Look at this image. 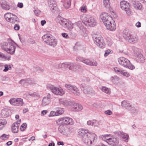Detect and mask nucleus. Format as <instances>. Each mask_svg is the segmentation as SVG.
<instances>
[{"label":"nucleus","instance_id":"obj_1","mask_svg":"<svg viewBox=\"0 0 146 146\" xmlns=\"http://www.w3.org/2000/svg\"><path fill=\"white\" fill-rule=\"evenodd\" d=\"M2 48L11 55L14 54L16 48V44L12 40L8 42H3L1 44Z\"/></svg>","mask_w":146,"mask_h":146},{"label":"nucleus","instance_id":"obj_2","mask_svg":"<svg viewBox=\"0 0 146 146\" xmlns=\"http://www.w3.org/2000/svg\"><path fill=\"white\" fill-rule=\"evenodd\" d=\"M42 38L45 43L51 46L55 47L57 44V39L50 34H45L42 36Z\"/></svg>","mask_w":146,"mask_h":146},{"label":"nucleus","instance_id":"obj_3","mask_svg":"<svg viewBox=\"0 0 146 146\" xmlns=\"http://www.w3.org/2000/svg\"><path fill=\"white\" fill-rule=\"evenodd\" d=\"M123 36L124 38L130 43H136L139 40L137 36L135 35H132L128 30H125L123 31Z\"/></svg>","mask_w":146,"mask_h":146},{"label":"nucleus","instance_id":"obj_4","mask_svg":"<svg viewBox=\"0 0 146 146\" xmlns=\"http://www.w3.org/2000/svg\"><path fill=\"white\" fill-rule=\"evenodd\" d=\"M83 23L87 26L94 27L96 25L97 22L93 17L88 15H84L82 17Z\"/></svg>","mask_w":146,"mask_h":146},{"label":"nucleus","instance_id":"obj_5","mask_svg":"<svg viewBox=\"0 0 146 146\" xmlns=\"http://www.w3.org/2000/svg\"><path fill=\"white\" fill-rule=\"evenodd\" d=\"M118 61L120 64L125 68L131 70H133L135 68V66L126 58L121 57L118 58Z\"/></svg>","mask_w":146,"mask_h":146},{"label":"nucleus","instance_id":"obj_6","mask_svg":"<svg viewBox=\"0 0 146 146\" xmlns=\"http://www.w3.org/2000/svg\"><path fill=\"white\" fill-rule=\"evenodd\" d=\"M47 89L50 90L54 94L56 95L62 96L65 93V91L61 87H56L51 84L46 85Z\"/></svg>","mask_w":146,"mask_h":146},{"label":"nucleus","instance_id":"obj_7","mask_svg":"<svg viewBox=\"0 0 146 146\" xmlns=\"http://www.w3.org/2000/svg\"><path fill=\"white\" fill-rule=\"evenodd\" d=\"M133 50L134 56L136 57V60L139 62H143L145 59L141 53V50L137 48L133 47Z\"/></svg>","mask_w":146,"mask_h":146},{"label":"nucleus","instance_id":"obj_8","mask_svg":"<svg viewBox=\"0 0 146 146\" xmlns=\"http://www.w3.org/2000/svg\"><path fill=\"white\" fill-rule=\"evenodd\" d=\"M4 17L8 22L12 24L17 23L19 22V19L15 15L7 13L4 15Z\"/></svg>","mask_w":146,"mask_h":146},{"label":"nucleus","instance_id":"obj_9","mask_svg":"<svg viewBox=\"0 0 146 146\" xmlns=\"http://www.w3.org/2000/svg\"><path fill=\"white\" fill-rule=\"evenodd\" d=\"M97 138V136L96 134L94 137L91 135L90 137L87 136H85L83 137L82 138L84 143L88 146L91 145L93 143L96 142Z\"/></svg>","mask_w":146,"mask_h":146},{"label":"nucleus","instance_id":"obj_10","mask_svg":"<svg viewBox=\"0 0 146 146\" xmlns=\"http://www.w3.org/2000/svg\"><path fill=\"white\" fill-rule=\"evenodd\" d=\"M58 120L60 123L64 125H72L74 123V121L73 119L67 117L61 118L58 119Z\"/></svg>","mask_w":146,"mask_h":146},{"label":"nucleus","instance_id":"obj_11","mask_svg":"<svg viewBox=\"0 0 146 146\" xmlns=\"http://www.w3.org/2000/svg\"><path fill=\"white\" fill-rule=\"evenodd\" d=\"M100 16L105 26L108 24H110L111 21L113 20L112 17L106 13H102L101 14Z\"/></svg>","mask_w":146,"mask_h":146},{"label":"nucleus","instance_id":"obj_12","mask_svg":"<svg viewBox=\"0 0 146 146\" xmlns=\"http://www.w3.org/2000/svg\"><path fill=\"white\" fill-rule=\"evenodd\" d=\"M121 106L124 108L130 111L132 113L134 112L133 111L135 110L131 102L127 100H124L122 102Z\"/></svg>","mask_w":146,"mask_h":146},{"label":"nucleus","instance_id":"obj_13","mask_svg":"<svg viewBox=\"0 0 146 146\" xmlns=\"http://www.w3.org/2000/svg\"><path fill=\"white\" fill-rule=\"evenodd\" d=\"M65 86L72 93L76 96H79L80 94V91L75 86L70 84H65Z\"/></svg>","mask_w":146,"mask_h":146},{"label":"nucleus","instance_id":"obj_14","mask_svg":"<svg viewBox=\"0 0 146 146\" xmlns=\"http://www.w3.org/2000/svg\"><path fill=\"white\" fill-rule=\"evenodd\" d=\"M9 102L13 105L19 106H23L24 104L23 100L20 98H13L9 100Z\"/></svg>","mask_w":146,"mask_h":146},{"label":"nucleus","instance_id":"obj_15","mask_svg":"<svg viewBox=\"0 0 146 146\" xmlns=\"http://www.w3.org/2000/svg\"><path fill=\"white\" fill-rule=\"evenodd\" d=\"M120 7L122 9L126 12L128 15H129L131 14L129 4L126 1H121L120 3Z\"/></svg>","mask_w":146,"mask_h":146},{"label":"nucleus","instance_id":"obj_16","mask_svg":"<svg viewBox=\"0 0 146 146\" xmlns=\"http://www.w3.org/2000/svg\"><path fill=\"white\" fill-rule=\"evenodd\" d=\"M78 133L82 137V138L83 137L87 136L90 137L92 135V137H94L95 136V134L92 133H89L88 130L86 129L83 128L80 129Z\"/></svg>","mask_w":146,"mask_h":146},{"label":"nucleus","instance_id":"obj_17","mask_svg":"<svg viewBox=\"0 0 146 146\" xmlns=\"http://www.w3.org/2000/svg\"><path fill=\"white\" fill-rule=\"evenodd\" d=\"M81 88L84 93L93 95L94 94V91L89 86L82 85Z\"/></svg>","mask_w":146,"mask_h":146},{"label":"nucleus","instance_id":"obj_18","mask_svg":"<svg viewBox=\"0 0 146 146\" xmlns=\"http://www.w3.org/2000/svg\"><path fill=\"white\" fill-rule=\"evenodd\" d=\"M51 102V95L48 93L47 95L44 97L42 100L41 105L45 106L49 104Z\"/></svg>","mask_w":146,"mask_h":146},{"label":"nucleus","instance_id":"obj_19","mask_svg":"<svg viewBox=\"0 0 146 146\" xmlns=\"http://www.w3.org/2000/svg\"><path fill=\"white\" fill-rule=\"evenodd\" d=\"M48 3L50 10L53 12L57 10L56 3L54 0H48Z\"/></svg>","mask_w":146,"mask_h":146},{"label":"nucleus","instance_id":"obj_20","mask_svg":"<svg viewBox=\"0 0 146 146\" xmlns=\"http://www.w3.org/2000/svg\"><path fill=\"white\" fill-rule=\"evenodd\" d=\"M83 63L86 65L90 66H96L97 65V62L91 59L84 58Z\"/></svg>","mask_w":146,"mask_h":146},{"label":"nucleus","instance_id":"obj_21","mask_svg":"<svg viewBox=\"0 0 146 146\" xmlns=\"http://www.w3.org/2000/svg\"><path fill=\"white\" fill-rule=\"evenodd\" d=\"M116 133L118 135L120 136L125 142H128L129 136L127 133H125L122 131H117L116 132Z\"/></svg>","mask_w":146,"mask_h":146},{"label":"nucleus","instance_id":"obj_22","mask_svg":"<svg viewBox=\"0 0 146 146\" xmlns=\"http://www.w3.org/2000/svg\"><path fill=\"white\" fill-rule=\"evenodd\" d=\"M21 120L20 119L19 121L14 123L11 127V130L12 132L16 133L18 131V128L19 124L21 123Z\"/></svg>","mask_w":146,"mask_h":146},{"label":"nucleus","instance_id":"obj_23","mask_svg":"<svg viewBox=\"0 0 146 146\" xmlns=\"http://www.w3.org/2000/svg\"><path fill=\"white\" fill-rule=\"evenodd\" d=\"M0 7L3 9L5 10H9L11 7L8 4V3L5 0L0 1Z\"/></svg>","mask_w":146,"mask_h":146},{"label":"nucleus","instance_id":"obj_24","mask_svg":"<svg viewBox=\"0 0 146 146\" xmlns=\"http://www.w3.org/2000/svg\"><path fill=\"white\" fill-rule=\"evenodd\" d=\"M105 26L107 29L112 31H115L116 29L115 24L113 20L111 21L110 24H108Z\"/></svg>","mask_w":146,"mask_h":146},{"label":"nucleus","instance_id":"obj_25","mask_svg":"<svg viewBox=\"0 0 146 146\" xmlns=\"http://www.w3.org/2000/svg\"><path fill=\"white\" fill-rule=\"evenodd\" d=\"M92 37L94 43H96L97 41L102 38L100 34L98 33H94L92 34Z\"/></svg>","mask_w":146,"mask_h":146},{"label":"nucleus","instance_id":"obj_26","mask_svg":"<svg viewBox=\"0 0 146 146\" xmlns=\"http://www.w3.org/2000/svg\"><path fill=\"white\" fill-rule=\"evenodd\" d=\"M107 140V143L110 145L113 146L114 145L119 143V141L116 138H111L110 139Z\"/></svg>","mask_w":146,"mask_h":146},{"label":"nucleus","instance_id":"obj_27","mask_svg":"<svg viewBox=\"0 0 146 146\" xmlns=\"http://www.w3.org/2000/svg\"><path fill=\"white\" fill-rule=\"evenodd\" d=\"M73 110L75 111H80L83 108L81 105L75 103H72Z\"/></svg>","mask_w":146,"mask_h":146},{"label":"nucleus","instance_id":"obj_28","mask_svg":"<svg viewBox=\"0 0 146 146\" xmlns=\"http://www.w3.org/2000/svg\"><path fill=\"white\" fill-rule=\"evenodd\" d=\"M94 43L101 48H104L105 47V44L102 38L98 40L96 43Z\"/></svg>","mask_w":146,"mask_h":146},{"label":"nucleus","instance_id":"obj_29","mask_svg":"<svg viewBox=\"0 0 146 146\" xmlns=\"http://www.w3.org/2000/svg\"><path fill=\"white\" fill-rule=\"evenodd\" d=\"M79 66L75 63L68 62L69 69L71 70H74L79 67Z\"/></svg>","mask_w":146,"mask_h":146},{"label":"nucleus","instance_id":"obj_30","mask_svg":"<svg viewBox=\"0 0 146 146\" xmlns=\"http://www.w3.org/2000/svg\"><path fill=\"white\" fill-rule=\"evenodd\" d=\"M9 110L7 109H4L2 111L1 113L2 116L4 117H7L10 115Z\"/></svg>","mask_w":146,"mask_h":146},{"label":"nucleus","instance_id":"obj_31","mask_svg":"<svg viewBox=\"0 0 146 146\" xmlns=\"http://www.w3.org/2000/svg\"><path fill=\"white\" fill-rule=\"evenodd\" d=\"M66 127L62 124L60 125L58 128L59 132L62 134L65 135V130Z\"/></svg>","mask_w":146,"mask_h":146},{"label":"nucleus","instance_id":"obj_32","mask_svg":"<svg viewBox=\"0 0 146 146\" xmlns=\"http://www.w3.org/2000/svg\"><path fill=\"white\" fill-rule=\"evenodd\" d=\"M26 83H28L30 84H34V82L32 80L29 79L25 80L23 79L20 80L19 83L22 84H24Z\"/></svg>","mask_w":146,"mask_h":146},{"label":"nucleus","instance_id":"obj_33","mask_svg":"<svg viewBox=\"0 0 146 146\" xmlns=\"http://www.w3.org/2000/svg\"><path fill=\"white\" fill-rule=\"evenodd\" d=\"M29 95L34 97L36 99H38L40 98L39 94L36 92H34L33 93H29L28 94Z\"/></svg>","mask_w":146,"mask_h":146},{"label":"nucleus","instance_id":"obj_34","mask_svg":"<svg viewBox=\"0 0 146 146\" xmlns=\"http://www.w3.org/2000/svg\"><path fill=\"white\" fill-rule=\"evenodd\" d=\"M100 88L104 92L108 94H110V91L109 88L102 86H100Z\"/></svg>","mask_w":146,"mask_h":146},{"label":"nucleus","instance_id":"obj_35","mask_svg":"<svg viewBox=\"0 0 146 146\" xmlns=\"http://www.w3.org/2000/svg\"><path fill=\"white\" fill-rule=\"evenodd\" d=\"M68 20L67 19H63L59 20L58 22L61 25L64 27H66V25L67 23Z\"/></svg>","mask_w":146,"mask_h":146},{"label":"nucleus","instance_id":"obj_36","mask_svg":"<svg viewBox=\"0 0 146 146\" xmlns=\"http://www.w3.org/2000/svg\"><path fill=\"white\" fill-rule=\"evenodd\" d=\"M64 27L67 29L71 30L73 29V27L71 22L68 20L67 21V23L66 24V27Z\"/></svg>","mask_w":146,"mask_h":146},{"label":"nucleus","instance_id":"obj_37","mask_svg":"<svg viewBox=\"0 0 146 146\" xmlns=\"http://www.w3.org/2000/svg\"><path fill=\"white\" fill-rule=\"evenodd\" d=\"M103 3L105 7L109 8L110 7V0H103Z\"/></svg>","mask_w":146,"mask_h":146},{"label":"nucleus","instance_id":"obj_38","mask_svg":"<svg viewBox=\"0 0 146 146\" xmlns=\"http://www.w3.org/2000/svg\"><path fill=\"white\" fill-rule=\"evenodd\" d=\"M71 0H68L64 4V7L66 8H69L71 5Z\"/></svg>","mask_w":146,"mask_h":146},{"label":"nucleus","instance_id":"obj_39","mask_svg":"<svg viewBox=\"0 0 146 146\" xmlns=\"http://www.w3.org/2000/svg\"><path fill=\"white\" fill-rule=\"evenodd\" d=\"M59 102L60 104L64 105H67L68 104L67 101L62 99H59Z\"/></svg>","mask_w":146,"mask_h":146},{"label":"nucleus","instance_id":"obj_40","mask_svg":"<svg viewBox=\"0 0 146 146\" xmlns=\"http://www.w3.org/2000/svg\"><path fill=\"white\" fill-rule=\"evenodd\" d=\"M7 123V121L5 119H0V124L3 128Z\"/></svg>","mask_w":146,"mask_h":146},{"label":"nucleus","instance_id":"obj_41","mask_svg":"<svg viewBox=\"0 0 146 146\" xmlns=\"http://www.w3.org/2000/svg\"><path fill=\"white\" fill-rule=\"evenodd\" d=\"M135 7L137 9L141 10L142 9L143 7L141 3L137 2V3L135 6Z\"/></svg>","mask_w":146,"mask_h":146},{"label":"nucleus","instance_id":"obj_42","mask_svg":"<svg viewBox=\"0 0 146 146\" xmlns=\"http://www.w3.org/2000/svg\"><path fill=\"white\" fill-rule=\"evenodd\" d=\"M72 129L71 128L66 127L65 130V134L68 135L72 132Z\"/></svg>","mask_w":146,"mask_h":146},{"label":"nucleus","instance_id":"obj_43","mask_svg":"<svg viewBox=\"0 0 146 146\" xmlns=\"http://www.w3.org/2000/svg\"><path fill=\"white\" fill-rule=\"evenodd\" d=\"M33 70L35 71H37L38 72H41L43 71V70L39 67H35L33 68Z\"/></svg>","mask_w":146,"mask_h":146},{"label":"nucleus","instance_id":"obj_44","mask_svg":"<svg viewBox=\"0 0 146 146\" xmlns=\"http://www.w3.org/2000/svg\"><path fill=\"white\" fill-rule=\"evenodd\" d=\"M27 124L26 123H23L21 126L20 129L22 131H24L27 127Z\"/></svg>","mask_w":146,"mask_h":146},{"label":"nucleus","instance_id":"obj_45","mask_svg":"<svg viewBox=\"0 0 146 146\" xmlns=\"http://www.w3.org/2000/svg\"><path fill=\"white\" fill-rule=\"evenodd\" d=\"M57 116L62 114L64 112V111L61 108H59L56 111Z\"/></svg>","mask_w":146,"mask_h":146},{"label":"nucleus","instance_id":"obj_46","mask_svg":"<svg viewBox=\"0 0 146 146\" xmlns=\"http://www.w3.org/2000/svg\"><path fill=\"white\" fill-rule=\"evenodd\" d=\"M5 69L3 70L4 72H7L8 70L11 69V67L10 65L5 64L4 66Z\"/></svg>","mask_w":146,"mask_h":146},{"label":"nucleus","instance_id":"obj_47","mask_svg":"<svg viewBox=\"0 0 146 146\" xmlns=\"http://www.w3.org/2000/svg\"><path fill=\"white\" fill-rule=\"evenodd\" d=\"M113 69L115 72L119 73H121L122 72V70L117 67H114L113 68Z\"/></svg>","mask_w":146,"mask_h":146},{"label":"nucleus","instance_id":"obj_48","mask_svg":"<svg viewBox=\"0 0 146 146\" xmlns=\"http://www.w3.org/2000/svg\"><path fill=\"white\" fill-rule=\"evenodd\" d=\"M80 10L82 12L85 13L87 11V8L85 4H83V6L81 7Z\"/></svg>","mask_w":146,"mask_h":146},{"label":"nucleus","instance_id":"obj_49","mask_svg":"<svg viewBox=\"0 0 146 146\" xmlns=\"http://www.w3.org/2000/svg\"><path fill=\"white\" fill-rule=\"evenodd\" d=\"M34 12L35 15L38 16L40 14L41 11L40 10L38 9H37L34 10Z\"/></svg>","mask_w":146,"mask_h":146},{"label":"nucleus","instance_id":"obj_50","mask_svg":"<svg viewBox=\"0 0 146 146\" xmlns=\"http://www.w3.org/2000/svg\"><path fill=\"white\" fill-rule=\"evenodd\" d=\"M94 123L93 126L94 127H98L100 123L98 121L95 120H93Z\"/></svg>","mask_w":146,"mask_h":146},{"label":"nucleus","instance_id":"obj_51","mask_svg":"<svg viewBox=\"0 0 146 146\" xmlns=\"http://www.w3.org/2000/svg\"><path fill=\"white\" fill-rule=\"evenodd\" d=\"M8 137V135L4 134L1 136L0 138L2 139L5 140Z\"/></svg>","mask_w":146,"mask_h":146},{"label":"nucleus","instance_id":"obj_52","mask_svg":"<svg viewBox=\"0 0 146 146\" xmlns=\"http://www.w3.org/2000/svg\"><path fill=\"white\" fill-rule=\"evenodd\" d=\"M80 32L81 33V34L83 35L86 32V29L81 27H80Z\"/></svg>","mask_w":146,"mask_h":146},{"label":"nucleus","instance_id":"obj_53","mask_svg":"<svg viewBox=\"0 0 146 146\" xmlns=\"http://www.w3.org/2000/svg\"><path fill=\"white\" fill-rule=\"evenodd\" d=\"M121 74L125 76L126 77H128L130 76L129 74L127 72H123L122 70V72H121Z\"/></svg>","mask_w":146,"mask_h":146},{"label":"nucleus","instance_id":"obj_54","mask_svg":"<svg viewBox=\"0 0 146 146\" xmlns=\"http://www.w3.org/2000/svg\"><path fill=\"white\" fill-rule=\"evenodd\" d=\"M57 116L56 112H55L54 111H52L50 114V116Z\"/></svg>","mask_w":146,"mask_h":146},{"label":"nucleus","instance_id":"obj_55","mask_svg":"<svg viewBox=\"0 0 146 146\" xmlns=\"http://www.w3.org/2000/svg\"><path fill=\"white\" fill-rule=\"evenodd\" d=\"M62 68L65 67H68V62H65L61 63Z\"/></svg>","mask_w":146,"mask_h":146},{"label":"nucleus","instance_id":"obj_56","mask_svg":"<svg viewBox=\"0 0 146 146\" xmlns=\"http://www.w3.org/2000/svg\"><path fill=\"white\" fill-rule=\"evenodd\" d=\"M111 51V50L110 49H108L106 50L104 55V56L105 57L107 56L110 53Z\"/></svg>","mask_w":146,"mask_h":146},{"label":"nucleus","instance_id":"obj_57","mask_svg":"<svg viewBox=\"0 0 146 146\" xmlns=\"http://www.w3.org/2000/svg\"><path fill=\"white\" fill-rule=\"evenodd\" d=\"M14 29L15 30H18L20 29V26L19 24H15L14 27Z\"/></svg>","mask_w":146,"mask_h":146},{"label":"nucleus","instance_id":"obj_58","mask_svg":"<svg viewBox=\"0 0 146 146\" xmlns=\"http://www.w3.org/2000/svg\"><path fill=\"white\" fill-rule=\"evenodd\" d=\"M93 120H89L87 122V124L88 125H91L92 126H93L94 123H93L94 122Z\"/></svg>","mask_w":146,"mask_h":146},{"label":"nucleus","instance_id":"obj_59","mask_svg":"<svg viewBox=\"0 0 146 146\" xmlns=\"http://www.w3.org/2000/svg\"><path fill=\"white\" fill-rule=\"evenodd\" d=\"M104 113L107 115H111L112 113V112L110 110H108L105 111Z\"/></svg>","mask_w":146,"mask_h":146},{"label":"nucleus","instance_id":"obj_60","mask_svg":"<svg viewBox=\"0 0 146 146\" xmlns=\"http://www.w3.org/2000/svg\"><path fill=\"white\" fill-rule=\"evenodd\" d=\"M100 137L102 138L103 140L106 141V138L107 137V135H101L100 136Z\"/></svg>","mask_w":146,"mask_h":146},{"label":"nucleus","instance_id":"obj_61","mask_svg":"<svg viewBox=\"0 0 146 146\" xmlns=\"http://www.w3.org/2000/svg\"><path fill=\"white\" fill-rule=\"evenodd\" d=\"M84 58L81 57H77L76 59V60L77 61L82 62H83V60Z\"/></svg>","mask_w":146,"mask_h":146},{"label":"nucleus","instance_id":"obj_62","mask_svg":"<svg viewBox=\"0 0 146 146\" xmlns=\"http://www.w3.org/2000/svg\"><path fill=\"white\" fill-rule=\"evenodd\" d=\"M135 26L138 28L140 27L141 26V23L140 22L138 21L136 23Z\"/></svg>","mask_w":146,"mask_h":146},{"label":"nucleus","instance_id":"obj_63","mask_svg":"<svg viewBox=\"0 0 146 146\" xmlns=\"http://www.w3.org/2000/svg\"><path fill=\"white\" fill-rule=\"evenodd\" d=\"M23 4L22 3H18L17 4V7L20 8L23 7Z\"/></svg>","mask_w":146,"mask_h":146},{"label":"nucleus","instance_id":"obj_64","mask_svg":"<svg viewBox=\"0 0 146 146\" xmlns=\"http://www.w3.org/2000/svg\"><path fill=\"white\" fill-rule=\"evenodd\" d=\"M55 67L56 68L58 69L62 68L61 63L57 64L56 65Z\"/></svg>","mask_w":146,"mask_h":146}]
</instances>
